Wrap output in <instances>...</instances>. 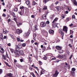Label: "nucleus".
I'll return each mask as SVG.
<instances>
[{"label": "nucleus", "mask_w": 77, "mask_h": 77, "mask_svg": "<svg viewBox=\"0 0 77 77\" xmlns=\"http://www.w3.org/2000/svg\"><path fill=\"white\" fill-rule=\"evenodd\" d=\"M63 31L65 32L66 33H67V31H68V27L66 26H63Z\"/></svg>", "instance_id": "nucleus-1"}, {"label": "nucleus", "mask_w": 77, "mask_h": 77, "mask_svg": "<svg viewBox=\"0 0 77 77\" xmlns=\"http://www.w3.org/2000/svg\"><path fill=\"white\" fill-rule=\"evenodd\" d=\"M40 26L42 27H44L46 26V23L45 22H42L40 24Z\"/></svg>", "instance_id": "nucleus-2"}, {"label": "nucleus", "mask_w": 77, "mask_h": 77, "mask_svg": "<svg viewBox=\"0 0 77 77\" xmlns=\"http://www.w3.org/2000/svg\"><path fill=\"white\" fill-rule=\"evenodd\" d=\"M59 74V72H58L57 71V70H56L55 71V73L54 75H53V77H56L57 75H58Z\"/></svg>", "instance_id": "nucleus-3"}, {"label": "nucleus", "mask_w": 77, "mask_h": 77, "mask_svg": "<svg viewBox=\"0 0 77 77\" xmlns=\"http://www.w3.org/2000/svg\"><path fill=\"white\" fill-rule=\"evenodd\" d=\"M59 33H60L63 36L64 35V33L63 32V31L61 29H59Z\"/></svg>", "instance_id": "nucleus-4"}, {"label": "nucleus", "mask_w": 77, "mask_h": 77, "mask_svg": "<svg viewBox=\"0 0 77 77\" xmlns=\"http://www.w3.org/2000/svg\"><path fill=\"white\" fill-rule=\"evenodd\" d=\"M29 34L30 32H29V31H28L27 32L24 34V36H25V37H28Z\"/></svg>", "instance_id": "nucleus-5"}, {"label": "nucleus", "mask_w": 77, "mask_h": 77, "mask_svg": "<svg viewBox=\"0 0 77 77\" xmlns=\"http://www.w3.org/2000/svg\"><path fill=\"white\" fill-rule=\"evenodd\" d=\"M14 54L16 56H20L19 52L18 51H14Z\"/></svg>", "instance_id": "nucleus-6"}, {"label": "nucleus", "mask_w": 77, "mask_h": 77, "mask_svg": "<svg viewBox=\"0 0 77 77\" xmlns=\"http://www.w3.org/2000/svg\"><path fill=\"white\" fill-rule=\"evenodd\" d=\"M22 32L23 31L22 30H19V29H17V34H20V33H22Z\"/></svg>", "instance_id": "nucleus-7"}, {"label": "nucleus", "mask_w": 77, "mask_h": 77, "mask_svg": "<svg viewBox=\"0 0 77 77\" xmlns=\"http://www.w3.org/2000/svg\"><path fill=\"white\" fill-rule=\"evenodd\" d=\"M49 33H50L51 35H53V34H54V31L52 29H50L49 30Z\"/></svg>", "instance_id": "nucleus-8"}, {"label": "nucleus", "mask_w": 77, "mask_h": 77, "mask_svg": "<svg viewBox=\"0 0 77 77\" xmlns=\"http://www.w3.org/2000/svg\"><path fill=\"white\" fill-rule=\"evenodd\" d=\"M7 75L9 77H14V75L11 74V73H9L7 74Z\"/></svg>", "instance_id": "nucleus-9"}, {"label": "nucleus", "mask_w": 77, "mask_h": 77, "mask_svg": "<svg viewBox=\"0 0 77 77\" xmlns=\"http://www.w3.org/2000/svg\"><path fill=\"white\" fill-rule=\"evenodd\" d=\"M19 53L21 56H23L24 54V51L23 50H20L19 51Z\"/></svg>", "instance_id": "nucleus-10"}, {"label": "nucleus", "mask_w": 77, "mask_h": 77, "mask_svg": "<svg viewBox=\"0 0 77 77\" xmlns=\"http://www.w3.org/2000/svg\"><path fill=\"white\" fill-rule=\"evenodd\" d=\"M20 48L18 47V46H16L15 47V50H16L15 51H18L19 52V51H20Z\"/></svg>", "instance_id": "nucleus-11"}, {"label": "nucleus", "mask_w": 77, "mask_h": 77, "mask_svg": "<svg viewBox=\"0 0 77 77\" xmlns=\"http://www.w3.org/2000/svg\"><path fill=\"white\" fill-rule=\"evenodd\" d=\"M56 48L58 50H59L62 49V47H60V46H56Z\"/></svg>", "instance_id": "nucleus-12"}, {"label": "nucleus", "mask_w": 77, "mask_h": 77, "mask_svg": "<svg viewBox=\"0 0 77 77\" xmlns=\"http://www.w3.org/2000/svg\"><path fill=\"white\" fill-rule=\"evenodd\" d=\"M19 14L20 15H23L24 14V11L21 10Z\"/></svg>", "instance_id": "nucleus-13"}, {"label": "nucleus", "mask_w": 77, "mask_h": 77, "mask_svg": "<svg viewBox=\"0 0 77 77\" xmlns=\"http://www.w3.org/2000/svg\"><path fill=\"white\" fill-rule=\"evenodd\" d=\"M58 20V18L57 17H56L54 20H53V21L52 22V23H54L55 22H56L57 20Z\"/></svg>", "instance_id": "nucleus-14"}, {"label": "nucleus", "mask_w": 77, "mask_h": 77, "mask_svg": "<svg viewBox=\"0 0 77 77\" xmlns=\"http://www.w3.org/2000/svg\"><path fill=\"white\" fill-rule=\"evenodd\" d=\"M1 50H2V51H0V53H4L5 52V50H4V49H3V48H1Z\"/></svg>", "instance_id": "nucleus-15"}, {"label": "nucleus", "mask_w": 77, "mask_h": 77, "mask_svg": "<svg viewBox=\"0 0 77 77\" xmlns=\"http://www.w3.org/2000/svg\"><path fill=\"white\" fill-rule=\"evenodd\" d=\"M53 24H52V26L53 27H54V28H56V27L57 26V24H56V23H55L54 24V23H53Z\"/></svg>", "instance_id": "nucleus-16"}, {"label": "nucleus", "mask_w": 77, "mask_h": 77, "mask_svg": "<svg viewBox=\"0 0 77 77\" xmlns=\"http://www.w3.org/2000/svg\"><path fill=\"white\" fill-rule=\"evenodd\" d=\"M20 9L21 10V11H24V7L21 6L20 8Z\"/></svg>", "instance_id": "nucleus-17"}, {"label": "nucleus", "mask_w": 77, "mask_h": 77, "mask_svg": "<svg viewBox=\"0 0 77 77\" xmlns=\"http://www.w3.org/2000/svg\"><path fill=\"white\" fill-rule=\"evenodd\" d=\"M36 34H33V39L35 41L36 40V38H36Z\"/></svg>", "instance_id": "nucleus-18"}, {"label": "nucleus", "mask_w": 77, "mask_h": 77, "mask_svg": "<svg viewBox=\"0 0 77 77\" xmlns=\"http://www.w3.org/2000/svg\"><path fill=\"white\" fill-rule=\"evenodd\" d=\"M56 8L57 10V11H60L61 9L60 7H57Z\"/></svg>", "instance_id": "nucleus-19"}, {"label": "nucleus", "mask_w": 77, "mask_h": 77, "mask_svg": "<svg viewBox=\"0 0 77 77\" xmlns=\"http://www.w3.org/2000/svg\"><path fill=\"white\" fill-rule=\"evenodd\" d=\"M47 17V16H46V14H44L43 16V19H45Z\"/></svg>", "instance_id": "nucleus-20"}, {"label": "nucleus", "mask_w": 77, "mask_h": 77, "mask_svg": "<svg viewBox=\"0 0 77 77\" xmlns=\"http://www.w3.org/2000/svg\"><path fill=\"white\" fill-rule=\"evenodd\" d=\"M3 32L4 34H7V33H8V32L7 30H5V31H4V30H3Z\"/></svg>", "instance_id": "nucleus-21"}, {"label": "nucleus", "mask_w": 77, "mask_h": 77, "mask_svg": "<svg viewBox=\"0 0 77 77\" xmlns=\"http://www.w3.org/2000/svg\"><path fill=\"white\" fill-rule=\"evenodd\" d=\"M59 53H63V51L62 49L60 50H59Z\"/></svg>", "instance_id": "nucleus-22"}, {"label": "nucleus", "mask_w": 77, "mask_h": 77, "mask_svg": "<svg viewBox=\"0 0 77 77\" xmlns=\"http://www.w3.org/2000/svg\"><path fill=\"white\" fill-rule=\"evenodd\" d=\"M26 3L27 5H30V2L29 1H27L26 2Z\"/></svg>", "instance_id": "nucleus-23"}, {"label": "nucleus", "mask_w": 77, "mask_h": 77, "mask_svg": "<svg viewBox=\"0 0 77 77\" xmlns=\"http://www.w3.org/2000/svg\"><path fill=\"white\" fill-rule=\"evenodd\" d=\"M2 57H3V58L4 59V60H6V57H5V56L4 55H2Z\"/></svg>", "instance_id": "nucleus-24"}, {"label": "nucleus", "mask_w": 77, "mask_h": 77, "mask_svg": "<svg viewBox=\"0 0 77 77\" xmlns=\"http://www.w3.org/2000/svg\"><path fill=\"white\" fill-rule=\"evenodd\" d=\"M10 50H11V52L12 53H14V50L12 48H11Z\"/></svg>", "instance_id": "nucleus-25"}, {"label": "nucleus", "mask_w": 77, "mask_h": 77, "mask_svg": "<svg viewBox=\"0 0 77 77\" xmlns=\"http://www.w3.org/2000/svg\"><path fill=\"white\" fill-rule=\"evenodd\" d=\"M10 36H11V37L13 39H14L15 38H14V36L13 35H12L11 34H10Z\"/></svg>", "instance_id": "nucleus-26"}, {"label": "nucleus", "mask_w": 77, "mask_h": 77, "mask_svg": "<svg viewBox=\"0 0 77 77\" xmlns=\"http://www.w3.org/2000/svg\"><path fill=\"white\" fill-rule=\"evenodd\" d=\"M49 1V0H44L43 2L45 3H46V2H48Z\"/></svg>", "instance_id": "nucleus-27"}, {"label": "nucleus", "mask_w": 77, "mask_h": 77, "mask_svg": "<svg viewBox=\"0 0 77 77\" xmlns=\"http://www.w3.org/2000/svg\"><path fill=\"white\" fill-rule=\"evenodd\" d=\"M26 43H23L22 45V46H23V47H26Z\"/></svg>", "instance_id": "nucleus-28"}, {"label": "nucleus", "mask_w": 77, "mask_h": 77, "mask_svg": "<svg viewBox=\"0 0 77 77\" xmlns=\"http://www.w3.org/2000/svg\"><path fill=\"white\" fill-rule=\"evenodd\" d=\"M76 70V69H75V68H72V71H73V72H74V71H75Z\"/></svg>", "instance_id": "nucleus-29"}, {"label": "nucleus", "mask_w": 77, "mask_h": 77, "mask_svg": "<svg viewBox=\"0 0 77 77\" xmlns=\"http://www.w3.org/2000/svg\"><path fill=\"white\" fill-rule=\"evenodd\" d=\"M18 46V48H22V45H19Z\"/></svg>", "instance_id": "nucleus-30"}, {"label": "nucleus", "mask_w": 77, "mask_h": 77, "mask_svg": "<svg viewBox=\"0 0 77 77\" xmlns=\"http://www.w3.org/2000/svg\"><path fill=\"white\" fill-rule=\"evenodd\" d=\"M47 9V6H45L43 9V10H45V9Z\"/></svg>", "instance_id": "nucleus-31"}, {"label": "nucleus", "mask_w": 77, "mask_h": 77, "mask_svg": "<svg viewBox=\"0 0 77 77\" xmlns=\"http://www.w3.org/2000/svg\"><path fill=\"white\" fill-rule=\"evenodd\" d=\"M38 62L39 63L40 65H41L42 64V62L41 61H38Z\"/></svg>", "instance_id": "nucleus-32"}, {"label": "nucleus", "mask_w": 77, "mask_h": 77, "mask_svg": "<svg viewBox=\"0 0 77 77\" xmlns=\"http://www.w3.org/2000/svg\"><path fill=\"white\" fill-rule=\"evenodd\" d=\"M14 11H15V12H17L18 11V8H15L14 9Z\"/></svg>", "instance_id": "nucleus-33"}, {"label": "nucleus", "mask_w": 77, "mask_h": 77, "mask_svg": "<svg viewBox=\"0 0 77 77\" xmlns=\"http://www.w3.org/2000/svg\"><path fill=\"white\" fill-rule=\"evenodd\" d=\"M2 72H3V70H2V69H0V74H1Z\"/></svg>", "instance_id": "nucleus-34"}, {"label": "nucleus", "mask_w": 77, "mask_h": 77, "mask_svg": "<svg viewBox=\"0 0 77 77\" xmlns=\"http://www.w3.org/2000/svg\"><path fill=\"white\" fill-rule=\"evenodd\" d=\"M31 75H32V76L33 77H36V76L35 75V74H34V73H32L31 74Z\"/></svg>", "instance_id": "nucleus-35"}, {"label": "nucleus", "mask_w": 77, "mask_h": 77, "mask_svg": "<svg viewBox=\"0 0 77 77\" xmlns=\"http://www.w3.org/2000/svg\"><path fill=\"white\" fill-rule=\"evenodd\" d=\"M17 41H18V42H20V41L21 40H20V38H17Z\"/></svg>", "instance_id": "nucleus-36"}, {"label": "nucleus", "mask_w": 77, "mask_h": 77, "mask_svg": "<svg viewBox=\"0 0 77 77\" xmlns=\"http://www.w3.org/2000/svg\"><path fill=\"white\" fill-rule=\"evenodd\" d=\"M20 62H23L24 61V60H23V59H20Z\"/></svg>", "instance_id": "nucleus-37"}, {"label": "nucleus", "mask_w": 77, "mask_h": 77, "mask_svg": "<svg viewBox=\"0 0 77 77\" xmlns=\"http://www.w3.org/2000/svg\"><path fill=\"white\" fill-rule=\"evenodd\" d=\"M65 65H66L67 66V67H66V68H68V64L67 63H66V62H65Z\"/></svg>", "instance_id": "nucleus-38"}, {"label": "nucleus", "mask_w": 77, "mask_h": 77, "mask_svg": "<svg viewBox=\"0 0 77 77\" xmlns=\"http://www.w3.org/2000/svg\"><path fill=\"white\" fill-rule=\"evenodd\" d=\"M46 23L47 24H50V22L48 21H47L46 22Z\"/></svg>", "instance_id": "nucleus-39"}, {"label": "nucleus", "mask_w": 77, "mask_h": 77, "mask_svg": "<svg viewBox=\"0 0 77 77\" xmlns=\"http://www.w3.org/2000/svg\"><path fill=\"white\" fill-rule=\"evenodd\" d=\"M62 17L63 18H65V15L63 14L62 15Z\"/></svg>", "instance_id": "nucleus-40"}, {"label": "nucleus", "mask_w": 77, "mask_h": 77, "mask_svg": "<svg viewBox=\"0 0 77 77\" xmlns=\"http://www.w3.org/2000/svg\"><path fill=\"white\" fill-rule=\"evenodd\" d=\"M35 4H36V2H35L34 1V2H33L32 5H35Z\"/></svg>", "instance_id": "nucleus-41"}, {"label": "nucleus", "mask_w": 77, "mask_h": 77, "mask_svg": "<svg viewBox=\"0 0 77 77\" xmlns=\"http://www.w3.org/2000/svg\"><path fill=\"white\" fill-rule=\"evenodd\" d=\"M67 10L69 11H71V9H70L69 7H68L67 8Z\"/></svg>", "instance_id": "nucleus-42"}, {"label": "nucleus", "mask_w": 77, "mask_h": 77, "mask_svg": "<svg viewBox=\"0 0 77 77\" xmlns=\"http://www.w3.org/2000/svg\"><path fill=\"white\" fill-rule=\"evenodd\" d=\"M15 13L13 12L11 13V15L12 16H14V15H15Z\"/></svg>", "instance_id": "nucleus-43"}, {"label": "nucleus", "mask_w": 77, "mask_h": 77, "mask_svg": "<svg viewBox=\"0 0 77 77\" xmlns=\"http://www.w3.org/2000/svg\"><path fill=\"white\" fill-rule=\"evenodd\" d=\"M47 58L46 57H43V60H47Z\"/></svg>", "instance_id": "nucleus-44"}, {"label": "nucleus", "mask_w": 77, "mask_h": 77, "mask_svg": "<svg viewBox=\"0 0 77 77\" xmlns=\"http://www.w3.org/2000/svg\"><path fill=\"white\" fill-rule=\"evenodd\" d=\"M72 18H74V19H75V15H72Z\"/></svg>", "instance_id": "nucleus-45"}, {"label": "nucleus", "mask_w": 77, "mask_h": 77, "mask_svg": "<svg viewBox=\"0 0 77 77\" xmlns=\"http://www.w3.org/2000/svg\"><path fill=\"white\" fill-rule=\"evenodd\" d=\"M17 25L18 27L20 26V23H17Z\"/></svg>", "instance_id": "nucleus-46"}, {"label": "nucleus", "mask_w": 77, "mask_h": 77, "mask_svg": "<svg viewBox=\"0 0 77 77\" xmlns=\"http://www.w3.org/2000/svg\"><path fill=\"white\" fill-rule=\"evenodd\" d=\"M35 72L36 73L37 76L38 77L39 74H38V72H36V71H35Z\"/></svg>", "instance_id": "nucleus-47"}, {"label": "nucleus", "mask_w": 77, "mask_h": 77, "mask_svg": "<svg viewBox=\"0 0 77 77\" xmlns=\"http://www.w3.org/2000/svg\"><path fill=\"white\" fill-rule=\"evenodd\" d=\"M74 4H75L76 6H77V2H75L74 3Z\"/></svg>", "instance_id": "nucleus-48"}, {"label": "nucleus", "mask_w": 77, "mask_h": 77, "mask_svg": "<svg viewBox=\"0 0 77 77\" xmlns=\"http://www.w3.org/2000/svg\"><path fill=\"white\" fill-rule=\"evenodd\" d=\"M31 17L32 18H35V15H32L31 16Z\"/></svg>", "instance_id": "nucleus-49"}, {"label": "nucleus", "mask_w": 77, "mask_h": 77, "mask_svg": "<svg viewBox=\"0 0 77 77\" xmlns=\"http://www.w3.org/2000/svg\"><path fill=\"white\" fill-rule=\"evenodd\" d=\"M43 50H46V48H45V47L44 46V47H43Z\"/></svg>", "instance_id": "nucleus-50"}, {"label": "nucleus", "mask_w": 77, "mask_h": 77, "mask_svg": "<svg viewBox=\"0 0 77 77\" xmlns=\"http://www.w3.org/2000/svg\"><path fill=\"white\" fill-rule=\"evenodd\" d=\"M2 16L3 17H6V14H3L2 15Z\"/></svg>", "instance_id": "nucleus-51"}, {"label": "nucleus", "mask_w": 77, "mask_h": 77, "mask_svg": "<svg viewBox=\"0 0 77 77\" xmlns=\"http://www.w3.org/2000/svg\"><path fill=\"white\" fill-rule=\"evenodd\" d=\"M53 7H54V4H52L51 6V8H53Z\"/></svg>", "instance_id": "nucleus-52"}, {"label": "nucleus", "mask_w": 77, "mask_h": 77, "mask_svg": "<svg viewBox=\"0 0 77 77\" xmlns=\"http://www.w3.org/2000/svg\"><path fill=\"white\" fill-rule=\"evenodd\" d=\"M45 34H46V35H45V36H46V37H47V36H48V32H46Z\"/></svg>", "instance_id": "nucleus-53"}, {"label": "nucleus", "mask_w": 77, "mask_h": 77, "mask_svg": "<svg viewBox=\"0 0 77 77\" xmlns=\"http://www.w3.org/2000/svg\"><path fill=\"white\" fill-rule=\"evenodd\" d=\"M42 74H43V72H42V71L41 70L40 72V75H41Z\"/></svg>", "instance_id": "nucleus-54"}, {"label": "nucleus", "mask_w": 77, "mask_h": 77, "mask_svg": "<svg viewBox=\"0 0 77 77\" xmlns=\"http://www.w3.org/2000/svg\"><path fill=\"white\" fill-rule=\"evenodd\" d=\"M66 21H69V18H66Z\"/></svg>", "instance_id": "nucleus-55"}, {"label": "nucleus", "mask_w": 77, "mask_h": 77, "mask_svg": "<svg viewBox=\"0 0 77 77\" xmlns=\"http://www.w3.org/2000/svg\"><path fill=\"white\" fill-rule=\"evenodd\" d=\"M14 21H16V23H17V19H16V18H14Z\"/></svg>", "instance_id": "nucleus-56"}, {"label": "nucleus", "mask_w": 77, "mask_h": 77, "mask_svg": "<svg viewBox=\"0 0 77 77\" xmlns=\"http://www.w3.org/2000/svg\"><path fill=\"white\" fill-rule=\"evenodd\" d=\"M15 1H16V2H21V0H15Z\"/></svg>", "instance_id": "nucleus-57"}, {"label": "nucleus", "mask_w": 77, "mask_h": 77, "mask_svg": "<svg viewBox=\"0 0 77 77\" xmlns=\"http://www.w3.org/2000/svg\"><path fill=\"white\" fill-rule=\"evenodd\" d=\"M7 38V36H4V39H5L6 38Z\"/></svg>", "instance_id": "nucleus-58"}, {"label": "nucleus", "mask_w": 77, "mask_h": 77, "mask_svg": "<svg viewBox=\"0 0 77 77\" xmlns=\"http://www.w3.org/2000/svg\"><path fill=\"white\" fill-rule=\"evenodd\" d=\"M69 45L70 47V48H72V46L71 45V44H69Z\"/></svg>", "instance_id": "nucleus-59"}, {"label": "nucleus", "mask_w": 77, "mask_h": 77, "mask_svg": "<svg viewBox=\"0 0 77 77\" xmlns=\"http://www.w3.org/2000/svg\"><path fill=\"white\" fill-rule=\"evenodd\" d=\"M28 59H29V61H30V60H31V58L29 57V58H28Z\"/></svg>", "instance_id": "nucleus-60"}, {"label": "nucleus", "mask_w": 77, "mask_h": 77, "mask_svg": "<svg viewBox=\"0 0 77 77\" xmlns=\"http://www.w3.org/2000/svg\"><path fill=\"white\" fill-rule=\"evenodd\" d=\"M11 21V19H9L8 20V22L9 23V22H10Z\"/></svg>", "instance_id": "nucleus-61"}, {"label": "nucleus", "mask_w": 77, "mask_h": 77, "mask_svg": "<svg viewBox=\"0 0 77 77\" xmlns=\"http://www.w3.org/2000/svg\"><path fill=\"white\" fill-rule=\"evenodd\" d=\"M8 46H9V47H10V46H11V43H9L8 44Z\"/></svg>", "instance_id": "nucleus-62"}, {"label": "nucleus", "mask_w": 77, "mask_h": 77, "mask_svg": "<svg viewBox=\"0 0 77 77\" xmlns=\"http://www.w3.org/2000/svg\"><path fill=\"white\" fill-rule=\"evenodd\" d=\"M34 68L35 69H37V70H38V67H35Z\"/></svg>", "instance_id": "nucleus-63"}, {"label": "nucleus", "mask_w": 77, "mask_h": 77, "mask_svg": "<svg viewBox=\"0 0 77 77\" xmlns=\"http://www.w3.org/2000/svg\"><path fill=\"white\" fill-rule=\"evenodd\" d=\"M41 48H43L44 47V46H43V45H42L41 46Z\"/></svg>", "instance_id": "nucleus-64"}]
</instances>
